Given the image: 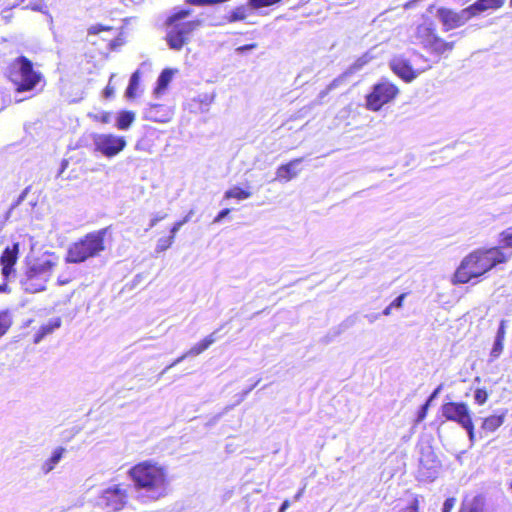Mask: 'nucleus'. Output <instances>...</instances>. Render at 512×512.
<instances>
[{
	"mask_svg": "<svg viewBox=\"0 0 512 512\" xmlns=\"http://www.w3.org/2000/svg\"><path fill=\"white\" fill-rule=\"evenodd\" d=\"M128 476L141 503L156 502L171 492L172 479L168 468L154 460H145L132 466L128 470Z\"/></svg>",
	"mask_w": 512,
	"mask_h": 512,
	"instance_id": "obj_1",
	"label": "nucleus"
},
{
	"mask_svg": "<svg viewBox=\"0 0 512 512\" xmlns=\"http://www.w3.org/2000/svg\"><path fill=\"white\" fill-rule=\"evenodd\" d=\"M512 251L506 253L500 248L479 249L466 256L455 272L457 283H468L478 278L500 263L506 262Z\"/></svg>",
	"mask_w": 512,
	"mask_h": 512,
	"instance_id": "obj_2",
	"label": "nucleus"
},
{
	"mask_svg": "<svg viewBox=\"0 0 512 512\" xmlns=\"http://www.w3.org/2000/svg\"><path fill=\"white\" fill-rule=\"evenodd\" d=\"M58 264L59 256L51 251L27 258L26 270L20 279L22 289L28 293L44 291Z\"/></svg>",
	"mask_w": 512,
	"mask_h": 512,
	"instance_id": "obj_3",
	"label": "nucleus"
},
{
	"mask_svg": "<svg viewBox=\"0 0 512 512\" xmlns=\"http://www.w3.org/2000/svg\"><path fill=\"white\" fill-rule=\"evenodd\" d=\"M107 232L108 228L90 232L71 244L67 250L66 262L78 264L98 256L105 250L104 239Z\"/></svg>",
	"mask_w": 512,
	"mask_h": 512,
	"instance_id": "obj_4",
	"label": "nucleus"
},
{
	"mask_svg": "<svg viewBox=\"0 0 512 512\" xmlns=\"http://www.w3.org/2000/svg\"><path fill=\"white\" fill-rule=\"evenodd\" d=\"M190 9H179L167 18V25L170 30L167 33V42L171 49L180 50L187 43L191 33L201 26V20L181 22L191 15Z\"/></svg>",
	"mask_w": 512,
	"mask_h": 512,
	"instance_id": "obj_5",
	"label": "nucleus"
},
{
	"mask_svg": "<svg viewBox=\"0 0 512 512\" xmlns=\"http://www.w3.org/2000/svg\"><path fill=\"white\" fill-rule=\"evenodd\" d=\"M8 77L17 92L33 90L41 80L40 73L33 69L32 62L24 56L16 58L8 68Z\"/></svg>",
	"mask_w": 512,
	"mask_h": 512,
	"instance_id": "obj_6",
	"label": "nucleus"
},
{
	"mask_svg": "<svg viewBox=\"0 0 512 512\" xmlns=\"http://www.w3.org/2000/svg\"><path fill=\"white\" fill-rule=\"evenodd\" d=\"M442 415L449 421L458 423L468 434L470 441L474 440V425L469 407L462 402H448L441 407Z\"/></svg>",
	"mask_w": 512,
	"mask_h": 512,
	"instance_id": "obj_7",
	"label": "nucleus"
},
{
	"mask_svg": "<svg viewBox=\"0 0 512 512\" xmlns=\"http://www.w3.org/2000/svg\"><path fill=\"white\" fill-rule=\"evenodd\" d=\"M128 501V491L121 484H113L102 490L97 498V505L106 512L122 510Z\"/></svg>",
	"mask_w": 512,
	"mask_h": 512,
	"instance_id": "obj_8",
	"label": "nucleus"
},
{
	"mask_svg": "<svg viewBox=\"0 0 512 512\" xmlns=\"http://www.w3.org/2000/svg\"><path fill=\"white\" fill-rule=\"evenodd\" d=\"M399 93L398 88L387 80H382L373 86L370 94L366 97L367 108L378 111L383 105L391 102Z\"/></svg>",
	"mask_w": 512,
	"mask_h": 512,
	"instance_id": "obj_9",
	"label": "nucleus"
},
{
	"mask_svg": "<svg viewBox=\"0 0 512 512\" xmlns=\"http://www.w3.org/2000/svg\"><path fill=\"white\" fill-rule=\"evenodd\" d=\"M479 12L473 8V5L456 12L449 8L441 7L437 9L436 17L439 19L443 26L444 31H449L463 26L473 16Z\"/></svg>",
	"mask_w": 512,
	"mask_h": 512,
	"instance_id": "obj_10",
	"label": "nucleus"
},
{
	"mask_svg": "<svg viewBox=\"0 0 512 512\" xmlns=\"http://www.w3.org/2000/svg\"><path fill=\"white\" fill-rule=\"evenodd\" d=\"M93 144L96 151L111 158L120 153L126 146V140L122 136L113 134H95Z\"/></svg>",
	"mask_w": 512,
	"mask_h": 512,
	"instance_id": "obj_11",
	"label": "nucleus"
},
{
	"mask_svg": "<svg viewBox=\"0 0 512 512\" xmlns=\"http://www.w3.org/2000/svg\"><path fill=\"white\" fill-rule=\"evenodd\" d=\"M390 67H391L392 71L397 76H399L400 78H402L406 82H411L420 73H422L426 69L430 68V65H427V66L422 67V68L414 69L412 67L411 63L407 59L399 56V57H394L391 60Z\"/></svg>",
	"mask_w": 512,
	"mask_h": 512,
	"instance_id": "obj_12",
	"label": "nucleus"
},
{
	"mask_svg": "<svg viewBox=\"0 0 512 512\" xmlns=\"http://www.w3.org/2000/svg\"><path fill=\"white\" fill-rule=\"evenodd\" d=\"M20 251V244L18 242L13 243L4 249L0 256V264L2 266V275L8 278L11 273L14 272V266L18 260Z\"/></svg>",
	"mask_w": 512,
	"mask_h": 512,
	"instance_id": "obj_13",
	"label": "nucleus"
},
{
	"mask_svg": "<svg viewBox=\"0 0 512 512\" xmlns=\"http://www.w3.org/2000/svg\"><path fill=\"white\" fill-rule=\"evenodd\" d=\"M453 47L454 42H447L436 34L434 37H432L429 43L424 46V49L429 54L436 57V62H438L441 56L446 52L452 51Z\"/></svg>",
	"mask_w": 512,
	"mask_h": 512,
	"instance_id": "obj_14",
	"label": "nucleus"
},
{
	"mask_svg": "<svg viewBox=\"0 0 512 512\" xmlns=\"http://www.w3.org/2000/svg\"><path fill=\"white\" fill-rule=\"evenodd\" d=\"M436 35L435 27L432 22H424L416 27L414 33L415 43L424 46Z\"/></svg>",
	"mask_w": 512,
	"mask_h": 512,
	"instance_id": "obj_15",
	"label": "nucleus"
},
{
	"mask_svg": "<svg viewBox=\"0 0 512 512\" xmlns=\"http://www.w3.org/2000/svg\"><path fill=\"white\" fill-rule=\"evenodd\" d=\"M145 117L154 122L164 123L170 119L171 111L164 105L152 104L145 110Z\"/></svg>",
	"mask_w": 512,
	"mask_h": 512,
	"instance_id": "obj_16",
	"label": "nucleus"
},
{
	"mask_svg": "<svg viewBox=\"0 0 512 512\" xmlns=\"http://www.w3.org/2000/svg\"><path fill=\"white\" fill-rule=\"evenodd\" d=\"M303 161V158H296L287 164L281 165L276 171V179L290 181L299 173L297 166Z\"/></svg>",
	"mask_w": 512,
	"mask_h": 512,
	"instance_id": "obj_17",
	"label": "nucleus"
},
{
	"mask_svg": "<svg viewBox=\"0 0 512 512\" xmlns=\"http://www.w3.org/2000/svg\"><path fill=\"white\" fill-rule=\"evenodd\" d=\"M66 449L64 447H57L52 451L51 456L46 459L41 465V471L44 475L49 474L63 459Z\"/></svg>",
	"mask_w": 512,
	"mask_h": 512,
	"instance_id": "obj_18",
	"label": "nucleus"
},
{
	"mask_svg": "<svg viewBox=\"0 0 512 512\" xmlns=\"http://www.w3.org/2000/svg\"><path fill=\"white\" fill-rule=\"evenodd\" d=\"M62 320L59 317L49 320L48 323L42 325L34 336V343L39 344L47 335L53 333L60 328Z\"/></svg>",
	"mask_w": 512,
	"mask_h": 512,
	"instance_id": "obj_19",
	"label": "nucleus"
},
{
	"mask_svg": "<svg viewBox=\"0 0 512 512\" xmlns=\"http://www.w3.org/2000/svg\"><path fill=\"white\" fill-rule=\"evenodd\" d=\"M218 330L212 332L210 335L205 337L202 341L195 344L190 350L186 352V355L197 356L208 349L217 339Z\"/></svg>",
	"mask_w": 512,
	"mask_h": 512,
	"instance_id": "obj_20",
	"label": "nucleus"
},
{
	"mask_svg": "<svg viewBox=\"0 0 512 512\" xmlns=\"http://www.w3.org/2000/svg\"><path fill=\"white\" fill-rule=\"evenodd\" d=\"M504 418L505 412H502L499 415H491L484 419L482 423V429L486 432H494L503 424Z\"/></svg>",
	"mask_w": 512,
	"mask_h": 512,
	"instance_id": "obj_21",
	"label": "nucleus"
},
{
	"mask_svg": "<svg viewBox=\"0 0 512 512\" xmlns=\"http://www.w3.org/2000/svg\"><path fill=\"white\" fill-rule=\"evenodd\" d=\"M173 72L170 69H165L161 72L157 79V86L154 89V93L159 96L161 95L164 90L167 88L169 83L172 80Z\"/></svg>",
	"mask_w": 512,
	"mask_h": 512,
	"instance_id": "obj_22",
	"label": "nucleus"
},
{
	"mask_svg": "<svg viewBox=\"0 0 512 512\" xmlns=\"http://www.w3.org/2000/svg\"><path fill=\"white\" fill-rule=\"evenodd\" d=\"M135 120V113L132 111H121L116 119V127L119 130H127Z\"/></svg>",
	"mask_w": 512,
	"mask_h": 512,
	"instance_id": "obj_23",
	"label": "nucleus"
},
{
	"mask_svg": "<svg viewBox=\"0 0 512 512\" xmlns=\"http://www.w3.org/2000/svg\"><path fill=\"white\" fill-rule=\"evenodd\" d=\"M251 10L250 5H241L239 7H236L234 10L231 11L229 16L227 17V21L232 23L236 21H242L245 20Z\"/></svg>",
	"mask_w": 512,
	"mask_h": 512,
	"instance_id": "obj_24",
	"label": "nucleus"
},
{
	"mask_svg": "<svg viewBox=\"0 0 512 512\" xmlns=\"http://www.w3.org/2000/svg\"><path fill=\"white\" fill-rule=\"evenodd\" d=\"M251 195H252V193L249 190H245V189H242V188H240L238 186H234V187L228 189L224 193V198L225 199L234 198V199H237V200L241 201V200H245V199L250 198Z\"/></svg>",
	"mask_w": 512,
	"mask_h": 512,
	"instance_id": "obj_25",
	"label": "nucleus"
},
{
	"mask_svg": "<svg viewBox=\"0 0 512 512\" xmlns=\"http://www.w3.org/2000/svg\"><path fill=\"white\" fill-rule=\"evenodd\" d=\"M505 0H478L473 5L479 13L488 9H497L504 4Z\"/></svg>",
	"mask_w": 512,
	"mask_h": 512,
	"instance_id": "obj_26",
	"label": "nucleus"
},
{
	"mask_svg": "<svg viewBox=\"0 0 512 512\" xmlns=\"http://www.w3.org/2000/svg\"><path fill=\"white\" fill-rule=\"evenodd\" d=\"M140 81V72L139 70H136L130 77L128 87L126 89V96L128 98H133L135 96L136 90L138 88Z\"/></svg>",
	"mask_w": 512,
	"mask_h": 512,
	"instance_id": "obj_27",
	"label": "nucleus"
},
{
	"mask_svg": "<svg viewBox=\"0 0 512 512\" xmlns=\"http://www.w3.org/2000/svg\"><path fill=\"white\" fill-rule=\"evenodd\" d=\"M12 325V318L8 311L0 312V337H2Z\"/></svg>",
	"mask_w": 512,
	"mask_h": 512,
	"instance_id": "obj_28",
	"label": "nucleus"
},
{
	"mask_svg": "<svg viewBox=\"0 0 512 512\" xmlns=\"http://www.w3.org/2000/svg\"><path fill=\"white\" fill-rule=\"evenodd\" d=\"M500 243L501 246L499 248L501 251H503V248L512 249V227L506 229L500 234Z\"/></svg>",
	"mask_w": 512,
	"mask_h": 512,
	"instance_id": "obj_29",
	"label": "nucleus"
},
{
	"mask_svg": "<svg viewBox=\"0 0 512 512\" xmlns=\"http://www.w3.org/2000/svg\"><path fill=\"white\" fill-rule=\"evenodd\" d=\"M174 243L173 236L168 237H162L158 239L155 251L157 253L163 252L171 247V245Z\"/></svg>",
	"mask_w": 512,
	"mask_h": 512,
	"instance_id": "obj_30",
	"label": "nucleus"
},
{
	"mask_svg": "<svg viewBox=\"0 0 512 512\" xmlns=\"http://www.w3.org/2000/svg\"><path fill=\"white\" fill-rule=\"evenodd\" d=\"M503 350V335L496 336L492 350L491 357L497 358Z\"/></svg>",
	"mask_w": 512,
	"mask_h": 512,
	"instance_id": "obj_31",
	"label": "nucleus"
},
{
	"mask_svg": "<svg viewBox=\"0 0 512 512\" xmlns=\"http://www.w3.org/2000/svg\"><path fill=\"white\" fill-rule=\"evenodd\" d=\"M192 213L193 212L190 211L182 220L173 224V226L170 229V235H169V236H173V240L175 239V236H176L177 232L181 229V227L190 220Z\"/></svg>",
	"mask_w": 512,
	"mask_h": 512,
	"instance_id": "obj_32",
	"label": "nucleus"
},
{
	"mask_svg": "<svg viewBox=\"0 0 512 512\" xmlns=\"http://www.w3.org/2000/svg\"><path fill=\"white\" fill-rule=\"evenodd\" d=\"M112 33L113 32V29L112 27H109V26H103V25H93L91 26L89 29H88V35L89 36H92V35H97V34H100V33Z\"/></svg>",
	"mask_w": 512,
	"mask_h": 512,
	"instance_id": "obj_33",
	"label": "nucleus"
},
{
	"mask_svg": "<svg viewBox=\"0 0 512 512\" xmlns=\"http://www.w3.org/2000/svg\"><path fill=\"white\" fill-rule=\"evenodd\" d=\"M344 76L338 77L334 79L325 90L321 91L319 94L320 98H324L331 90L337 88L341 82L343 81Z\"/></svg>",
	"mask_w": 512,
	"mask_h": 512,
	"instance_id": "obj_34",
	"label": "nucleus"
},
{
	"mask_svg": "<svg viewBox=\"0 0 512 512\" xmlns=\"http://www.w3.org/2000/svg\"><path fill=\"white\" fill-rule=\"evenodd\" d=\"M488 398V394L484 389H477L474 393L475 402L479 405H483Z\"/></svg>",
	"mask_w": 512,
	"mask_h": 512,
	"instance_id": "obj_35",
	"label": "nucleus"
},
{
	"mask_svg": "<svg viewBox=\"0 0 512 512\" xmlns=\"http://www.w3.org/2000/svg\"><path fill=\"white\" fill-rule=\"evenodd\" d=\"M166 217H167V214L166 213H162V212H157V213L153 214L152 218L150 219V222H149V225H148V228L146 229V231H148L149 229H151L154 226H156V224L158 222L164 220Z\"/></svg>",
	"mask_w": 512,
	"mask_h": 512,
	"instance_id": "obj_36",
	"label": "nucleus"
},
{
	"mask_svg": "<svg viewBox=\"0 0 512 512\" xmlns=\"http://www.w3.org/2000/svg\"><path fill=\"white\" fill-rule=\"evenodd\" d=\"M368 60L369 59L367 56H363V57L357 59L354 62V64L349 68V72L353 73V72L360 70L368 62Z\"/></svg>",
	"mask_w": 512,
	"mask_h": 512,
	"instance_id": "obj_37",
	"label": "nucleus"
},
{
	"mask_svg": "<svg viewBox=\"0 0 512 512\" xmlns=\"http://www.w3.org/2000/svg\"><path fill=\"white\" fill-rule=\"evenodd\" d=\"M430 405L431 404L426 401V403L421 406V408L418 411L417 422H421L425 419Z\"/></svg>",
	"mask_w": 512,
	"mask_h": 512,
	"instance_id": "obj_38",
	"label": "nucleus"
},
{
	"mask_svg": "<svg viewBox=\"0 0 512 512\" xmlns=\"http://www.w3.org/2000/svg\"><path fill=\"white\" fill-rule=\"evenodd\" d=\"M456 503V499L454 497L447 498L443 504L442 512H451Z\"/></svg>",
	"mask_w": 512,
	"mask_h": 512,
	"instance_id": "obj_39",
	"label": "nucleus"
},
{
	"mask_svg": "<svg viewBox=\"0 0 512 512\" xmlns=\"http://www.w3.org/2000/svg\"><path fill=\"white\" fill-rule=\"evenodd\" d=\"M405 297H406L405 293H402L401 295H399L397 298H395L390 303L391 307H393L394 309H401L402 306H403V302H404Z\"/></svg>",
	"mask_w": 512,
	"mask_h": 512,
	"instance_id": "obj_40",
	"label": "nucleus"
},
{
	"mask_svg": "<svg viewBox=\"0 0 512 512\" xmlns=\"http://www.w3.org/2000/svg\"><path fill=\"white\" fill-rule=\"evenodd\" d=\"M189 357V355H186V353H184L182 356L178 357L176 360H174L170 365H168L162 372L161 374H164L166 373L170 368L174 367L175 365L181 363L185 358Z\"/></svg>",
	"mask_w": 512,
	"mask_h": 512,
	"instance_id": "obj_41",
	"label": "nucleus"
},
{
	"mask_svg": "<svg viewBox=\"0 0 512 512\" xmlns=\"http://www.w3.org/2000/svg\"><path fill=\"white\" fill-rule=\"evenodd\" d=\"M231 212V210L229 208H225L223 210H221L218 215L214 218V223H219L220 221H222V219H224L226 216H228V214Z\"/></svg>",
	"mask_w": 512,
	"mask_h": 512,
	"instance_id": "obj_42",
	"label": "nucleus"
},
{
	"mask_svg": "<svg viewBox=\"0 0 512 512\" xmlns=\"http://www.w3.org/2000/svg\"><path fill=\"white\" fill-rule=\"evenodd\" d=\"M442 388H443V385H442V384H440V385H439V386H438V387H437V388H436V389L431 393V395L428 397L427 402L431 404V403H432V402H433V401L438 397V395H439V393L441 392Z\"/></svg>",
	"mask_w": 512,
	"mask_h": 512,
	"instance_id": "obj_43",
	"label": "nucleus"
},
{
	"mask_svg": "<svg viewBox=\"0 0 512 512\" xmlns=\"http://www.w3.org/2000/svg\"><path fill=\"white\" fill-rule=\"evenodd\" d=\"M257 47V45L255 43H252V44H247V45H243V46H240L236 49V51L240 54L242 53H245L249 50H252V49H255Z\"/></svg>",
	"mask_w": 512,
	"mask_h": 512,
	"instance_id": "obj_44",
	"label": "nucleus"
},
{
	"mask_svg": "<svg viewBox=\"0 0 512 512\" xmlns=\"http://www.w3.org/2000/svg\"><path fill=\"white\" fill-rule=\"evenodd\" d=\"M123 44V41L121 38L112 39L109 41V47L110 49L114 50L117 47L121 46Z\"/></svg>",
	"mask_w": 512,
	"mask_h": 512,
	"instance_id": "obj_45",
	"label": "nucleus"
},
{
	"mask_svg": "<svg viewBox=\"0 0 512 512\" xmlns=\"http://www.w3.org/2000/svg\"><path fill=\"white\" fill-rule=\"evenodd\" d=\"M113 93H114V89H113L110 85H108V86L105 88V90H104V96H105L106 98H109L110 96H112V95H113Z\"/></svg>",
	"mask_w": 512,
	"mask_h": 512,
	"instance_id": "obj_46",
	"label": "nucleus"
},
{
	"mask_svg": "<svg viewBox=\"0 0 512 512\" xmlns=\"http://www.w3.org/2000/svg\"><path fill=\"white\" fill-rule=\"evenodd\" d=\"M259 381H260V380H258L254 385H252L250 388H248L247 390H245V391L243 392L242 397L240 398V400H239L238 402L242 401V400H243V399H244V398H245V397H246V396H247V395L252 391V389H253V388H254V387L259 383Z\"/></svg>",
	"mask_w": 512,
	"mask_h": 512,
	"instance_id": "obj_47",
	"label": "nucleus"
},
{
	"mask_svg": "<svg viewBox=\"0 0 512 512\" xmlns=\"http://www.w3.org/2000/svg\"><path fill=\"white\" fill-rule=\"evenodd\" d=\"M289 506H290V502H289V500H285V501L281 504V506H280V508H279V511H278V512H285V511L289 508Z\"/></svg>",
	"mask_w": 512,
	"mask_h": 512,
	"instance_id": "obj_48",
	"label": "nucleus"
},
{
	"mask_svg": "<svg viewBox=\"0 0 512 512\" xmlns=\"http://www.w3.org/2000/svg\"><path fill=\"white\" fill-rule=\"evenodd\" d=\"M306 488V484L303 485V487L296 493V495L294 496V500L295 501H298L300 500V498L302 497L303 493H304V490Z\"/></svg>",
	"mask_w": 512,
	"mask_h": 512,
	"instance_id": "obj_49",
	"label": "nucleus"
},
{
	"mask_svg": "<svg viewBox=\"0 0 512 512\" xmlns=\"http://www.w3.org/2000/svg\"><path fill=\"white\" fill-rule=\"evenodd\" d=\"M30 7L35 11H43L44 6L42 4H30Z\"/></svg>",
	"mask_w": 512,
	"mask_h": 512,
	"instance_id": "obj_50",
	"label": "nucleus"
},
{
	"mask_svg": "<svg viewBox=\"0 0 512 512\" xmlns=\"http://www.w3.org/2000/svg\"><path fill=\"white\" fill-rule=\"evenodd\" d=\"M504 334H505V332H504V322L502 321L500 326H499V328H498L496 336H500V335L504 336Z\"/></svg>",
	"mask_w": 512,
	"mask_h": 512,
	"instance_id": "obj_51",
	"label": "nucleus"
},
{
	"mask_svg": "<svg viewBox=\"0 0 512 512\" xmlns=\"http://www.w3.org/2000/svg\"><path fill=\"white\" fill-rule=\"evenodd\" d=\"M392 309H394L393 307H391V305H388L384 310H383V315L385 316H388L391 314V311Z\"/></svg>",
	"mask_w": 512,
	"mask_h": 512,
	"instance_id": "obj_52",
	"label": "nucleus"
},
{
	"mask_svg": "<svg viewBox=\"0 0 512 512\" xmlns=\"http://www.w3.org/2000/svg\"><path fill=\"white\" fill-rule=\"evenodd\" d=\"M57 282H58L59 285H65V284H67L69 282V280L68 279H64L61 276H59Z\"/></svg>",
	"mask_w": 512,
	"mask_h": 512,
	"instance_id": "obj_53",
	"label": "nucleus"
},
{
	"mask_svg": "<svg viewBox=\"0 0 512 512\" xmlns=\"http://www.w3.org/2000/svg\"><path fill=\"white\" fill-rule=\"evenodd\" d=\"M102 122L108 123L110 120V114H104L101 118Z\"/></svg>",
	"mask_w": 512,
	"mask_h": 512,
	"instance_id": "obj_54",
	"label": "nucleus"
},
{
	"mask_svg": "<svg viewBox=\"0 0 512 512\" xmlns=\"http://www.w3.org/2000/svg\"><path fill=\"white\" fill-rule=\"evenodd\" d=\"M6 291H7V285L6 284L0 285V293L6 292Z\"/></svg>",
	"mask_w": 512,
	"mask_h": 512,
	"instance_id": "obj_55",
	"label": "nucleus"
},
{
	"mask_svg": "<svg viewBox=\"0 0 512 512\" xmlns=\"http://www.w3.org/2000/svg\"><path fill=\"white\" fill-rule=\"evenodd\" d=\"M416 56H417L418 58H420V59H423L425 62H427V60H426V59H424L422 55L417 54Z\"/></svg>",
	"mask_w": 512,
	"mask_h": 512,
	"instance_id": "obj_56",
	"label": "nucleus"
},
{
	"mask_svg": "<svg viewBox=\"0 0 512 512\" xmlns=\"http://www.w3.org/2000/svg\"><path fill=\"white\" fill-rule=\"evenodd\" d=\"M213 98H214V96H211L209 102H212Z\"/></svg>",
	"mask_w": 512,
	"mask_h": 512,
	"instance_id": "obj_57",
	"label": "nucleus"
},
{
	"mask_svg": "<svg viewBox=\"0 0 512 512\" xmlns=\"http://www.w3.org/2000/svg\"><path fill=\"white\" fill-rule=\"evenodd\" d=\"M510 5L512 6V0L510 1Z\"/></svg>",
	"mask_w": 512,
	"mask_h": 512,
	"instance_id": "obj_58",
	"label": "nucleus"
}]
</instances>
